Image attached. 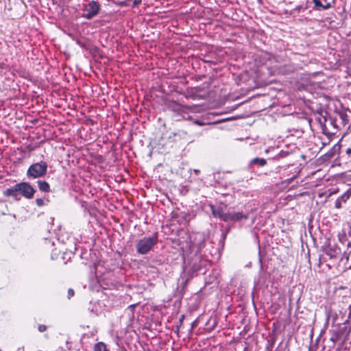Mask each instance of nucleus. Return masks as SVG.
Masks as SVG:
<instances>
[{
	"instance_id": "1",
	"label": "nucleus",
	"mask_w": 351,
	"mask_h": 351,
	"mask_svg": "<svg viewBox=\"0 0 351 351\" xmlns=\"http://www.w3.org/2000/svg\"><path fill=\"white\" fill-rule=\"evenodd\" d=\"M36 192V190L29 182H21L4 190L3 195L5 197H11L15 201H20L21 197L27 199H32Z\"/></svg>"
},
{
	"instance_id": "2",
	"label": "nucleus",
	"mask_w": 351,
	"mask_h": 351,
	"mask_svg": "<svg viewBox=\"0 0 351 351\" xmlns=\"http://www.w3.org/2000/svg\"><path fill=\"white\" fill-rule=\"evenodd\" d=\"M158 241V232H154L151 237H144L139 239L136 244L137 253L145 255L153 250Z\"/></svg>"
},
{
	"instance_id": "3",
	"label": "nucleus",
	"mask_w": 351,
	"mask_h": 351,
	"mask_svg": "<svg viewBox=\"0 0 351 351\" xmlns=\"http://www.w3.org/2000/svg\"><path fill=\"white\" fill-rule=\"evenodd\" d=\"M47 163L40 161L31 165L27 170L26 176L29 180H34L44 177L47 172Z\"/></svg>"
},
{
	"instance_id": "4",
	"label": "nucleus",
	"mask_w": 351,
	"mask_h": 351,
	"mask_svg": "<svg viewBox=\"0 0 351 351\" xmlns=\"http://www.w3.org/2000/svg\"><path fill=\"white\" fill-rule=\"evenodd\" d=\"M99 3L97 1H91L85 5L82 17L86 19H91L99 13Z\"/></svg>"
},
{
	"instance_id": "5",
	"label": "nucleus",
	"mask_w": 351,
	"mask_h": 351,
	"mask_svg": "<svg viewBox=\"0 0 351 351\" xmlns=\"http://www.w3.org/2000/svg\"><path fill=\"white\" fill-rule=\"evenodd\" d=\"M249 218L248 214H243L240 212H234V213H227L226 218L225 219V222L230 223L235 221H240L243 219H247Z\"/></svg>"
},
{
	"instance_id": "6",
	"label": "nucleus",
	"mask_w": 351,
	"mask_h": 351,
	"mask_svg": "<svg viewBox=\"0 0 351 351\" xmlns=\"http://www.w3.org/2000/svg\"><path fill=\"white\" fill-rule=\"evenodd\" d=\"M211 213L215 217H218L220 220L225 222V219L227 216V213L223 211V208L221 206H215L212 204L209 205Z\"/></svg>"
},
{
	"instance_id": "7",
	"label": "nucleus",
	"mask_w": 351,
	"mask_h": 351,
	"mask_svg": "<svg viewBox=\"0 0 351 351\" xmlns=\"http://www.w3.org/2000/svg\"><path fill=\"white\" fill-rule=\"evenodd\" d=\"M298 68V66L293 63L285 64L280 66L278 72L282 75H289L295 72Z\"/></svg>"
},
{
	"instance_id": "8",
	"label": "nucleus",
	"mask_w": 351,
	"mask_h": 351,
	"mask_svg": "<svg viewBox=\"0 0 351 351\" xmlns=\"http://www.w3.org/2000/svg\"><path fill=\"white\" fill-rule=\"evenodd\" d=\"M267 163V160L263 158L256 157L252 159L248 164L250 170H254L256 167H263Z\"/></svg>"
},
{
	"instance_id": "9",
	"label": "nucleus",
	"mask_w": 351,
	"mask_h": 351,
	"mask_svg": "<svg viewBox=\"0 0 351 351\" xmlns=\"http://www.w3.org/2000/svg\"><path fill=\"white\" fill-rule=\"evenodd\" d=\"M312 1L314 3L313 10L315 11L326 10L330 8L332 6L330 3H326V4H324L321 0H312Z\"/></svg>"
},
{
	"instance_id": "10",
	"label": "nucleus",
	"mask_w": 351,
	"mask_h": 351,
	"mask_svg": "<svg viewBox=\"0 0 351 351\" xmlns=\"http://www.w3.org/2000/svg\"><path fill=\"white\" fill-rule=\"evenodd\" d=\"M36 183H37L38 189L41 192H44V193L50 192V191H51L50 185L47 181L39 180L37 181Z\"/></svg>"
},
{
	"instance_id": "11",
	"label": "nucleus",
	"mask_w": 351,
	"mask_h": 351,
	"mask_svg": "<svg viewBox=\"0 0 351 351\" xmlns=\"http://www.w3.org/2000/svg\"><path fill=\"white\" fill-rule=\"evenodd\" d=\"M340 250L336 246H329L325 250V253L326 255L329 256L330 258H335L337 257V255L339 253Z\"/></svg>"
},
{
	"instance_id": "12",
	"label": "nucleus",
	"mask_w": 351,
	"mask_h": 351,
	"mask_svg": "<svg viewBox=\"0 0 351 351\" xmlns=\"http://www.w3.org/2000/svg\"><path fill=\"white\" fill-rule=\"evenodd\" d=\"M341 145L339 143H336L327 153L326 156L328 158H332L337 154L339 153Z\"/></svg>"
},
{
	"instance_id": "13",
	"label": "nucleus",
	"mask_w": 351,
	"mask_h": 351,
	"mask_svg": "<svg viewBox=\"0 0 351 351\" xmlns=\"http://www.w3.org/2000/svg\"><path fill=\"white\" fill-rule=\"evenodd\" d=\"M331 335L330 340L332 341L334 344L341 338L343 335V331L341 330H332L330 331Z\"/></svg>"
},
{
	"instance_id": "14",
	"label": "nucleus",
	"mask_w": 351,
	"mask_h": 351,
	"mask_svg": "<svg viewBox=\"0 0 351 351\" xmlns=\"http://www.w3.org/2000/svg\"><path fill=\"white\" fill-rule=\"evenodd\" d=\"M351 254V243L348 242L346 250L343 252L341 260L346 259L348 261Z\"/></svg>"
},
{
	"instance_id": "15",
	"label": "nucleus",
	"mask_w": 351,
	"mask_h": 351,
	"mask_svg": "<svg viewBox=\"0 0 351 351\" xmlns=\"http://www.w3.org/2000/svg\"><path fill=\"white\" fill-rule=\"evenodd\" d=\"M94 351H109L106 345L103 342H99L95 344Z\"/></svg>"
},
{
	"instance_id": "16",
	"label": "nucleus",
	"mask_w": 351,
	"mask_h": 351,
	"mask_svg": "<svg viewBox=\"0 0 351 351\" xmlns=\"http://www.w3.org/2000/svg\"><path fill=\"white\" fill-rule=\"evenodd\" d=\"M351 197V189H348L346 192H345L342 195H341L339 198L343 202H346V201Z\"/></svg>"
},
{
	"instance_id": "17",
	"label": "nucleus",
	"mask_w": 351,
	"mask_h": 351,
	"mask_svg": "<svg viewBox=\"0 0 351 351\" xmlns=\"http://www.w3.org/2000/svg\"><path fill=\"white\" fill-rule=\"evenodd\" d=\"M191 269L193 270V271L197 272L201 269V265L199 263L194 262L192 265Z\"/></svg>"
},
{
	"instance_id": "18",
	"label": "nucleus",
	"mask_w": 351,
	"mask_h": 351,
	"mask_svg": "<svg viewBox=\"0 0 351 351\" xmlns=\"http://www.w3.org/2000/svg\"><path fill=\"white\" fill-rule=\"evenodd\" d=\"M275 342L274 338L271 339L270 341H268V343L267 345L266 349L269 351H271L274 344Z\"/></svg>"
},
{
	"instance_id": "19",
	"label": "nucleus",
	"mask_w": 351,
	"mask_h": 351,
	"mask_svg": "<svg viewBox=\"0 0 351 351\" xmlns=\"http://www.w3.org/2000/svg\"><path fill=\"white\" fill-rule=\"evenodd\" d=\"M35 202H36V204L40 207L46 204L45 200L43 198L36 199Z\"/></svg>"
},
{
	"instance_id": "20",
	"label": "nucleus",
	"mask_w": 351,
	"mask_h": 351,
	"mask_svg": "<svg viewBox=\"0 0 351 351\" xmlns=\"http://www.w3.org/2000/svg\"><path fill=\"white\" fill-rule=\"evenodd\" d=\"M75 294V291L73 289H69L67 298L68 299H71Z\"/></svg>"
},
{
	"instance_id": "21",
	"label": "nucleus",
	"mask_w": 351,
	"mask_h": 351,
	"mask_svg": "<svg viewBox=\"0 0 351 351\" xmlns=\"http://www.w3.org/2000/svg\"><path fill=\"white\" fill-rule=\"evenodd\" d=\"M47 327L45 325L40 324L38 327V330L39 332H43L47 330Z\"/></svg>"
},
{
	"instance_id": "22",
	"label": "nucleus",
	"mask_w": 351,
	"mask_h": 351,
	"mask_svg": "<svg viewBox=\"0 0 351 351\" xmlns=\"http://www.w3.org/2000/svg\"><path fill=\"white\" fill-rule=\"evenodd\" d=\"M341 202L342 201L339 198L337 199L335 203V208H340L341 207Z\"/></svg>"
},
{
	"instance_id": "23",
	"label": "nucleus",
	"mask_w": 351,
	"mask_h": 351,
	"mask_svg": "<svg viewBox=\"0 0 351 351\" xmlns=\"http://www.w3.org/2000/svg\"><path fill=\"white\" fill-rule=\"evenodd\" d=\"M141 3V0H134L132 4V7L134 8L138 5Z\"/></svg>"
},
{
	"instance_id": "24",
	"label": "nucleus",
	"mask_w": 351,
	"mask_h": 351,
	"mask_svg": "<svg viewBox=\"0 0 351 351\" xmlns=\"http://www.w3.org/2000/svg\"><path fill=\"white\" fill-rule=\"evenodd\" d=\"M346 154L348 156V158L351 159V147L346 149Z\"/></svg>"
},
{
	"instance_id": "25",
	"label": "nucleus",
	"mask_w": 351,
	"mask_h": 351,
	"mask_svg": "<svg viewBox=\"0 0 351 351\" xmlns=\"http://www.w3.org/2000/svg\"><path fill=\"white\" fill-rule=\"evenodd\" d=\"M287 155V152H285L282 151L279 154V157L282 158V157H285Z\"/></svg>"
},
{
	"instance_id": "26",
	"label": "nucleus",
	"mask_w": 351,
	"mask_h": 351,
	"mask_svg": "<svg viewBox=\"0 0 351 351\" xmlns=\"http://www.w3.org/2000/svg\"><path fill=\"white\" fill-rule=\"evenodd\" d=\"M184 319V315H182L179 319V322H180V324L182 325V323H183V320Z\"/></svg>"
},
{
	"instance_id": "27",
	"label": "nucleus",
	"mask_w": 351,
	"mask_h": 351,
	"mask_svg": "<svg viewBox=\"0 0 351 351\" xmlns=\"http://www.w3.org/2000/svg\"><path fill=\"white\" fill-rule=\"evenodd\" d=\"M197 324V321H194L192 323V324H191V330H193L195 327H196Z\"/></svg>"
},
{
	"instance_id": "28",
	"label": "nucleus",
	"mask_w": 351,
	"mask_h": 351,
	"mask_svg": "<svg viewBox=\"0 0 351 351\" xmlns=\"http://www.w3.org/2000/svg\"><path fill=\"white\" fill-rule=\"evenodd\" d=\"M205 246L204 242L202 243L199 246V251L201 252L202 249Z\"/></svg>"
},
{
	"instance_id": "29",
	"label": "nucleus",
	"mask_w": 351,
	"mask_h": 351,
	"mask_svg": "<svg viewBox=\"0 0 351 351\" xmlns=\"http://www.w3.org/2000/svg\"><path fill=\"white\" fill-rule=\"evenodd\" d=\"M196 124L199 125H204V123H202V122H200L199 121H196L195 122Z\"/></svg>"
},
{
	"instance_id": "30",
	"label": "nucleus",
	"mask_w": 351,
	"mask_h": 351,
	"mask_svg": "<svg viewBox=\"0 0 351 351\" xmlns=\"http://www.w3.org/2000/svg\"><path fill=\"white\" fill-rule=\"evenodd\" d=\"M301 9H302V6L299 5L295 10H297V11H300Z\"/></svg>"
},
{
	"instance_id": "31",
	"label": "nucleus",
	"mask_w": 351,
	"mask_h": 351,
	"mask_svg": "<svg viewBox=\"0 0 351 351\" xmlns=\"http://www.w3.org/2000/svg\"><path fill=\"white\" fill-rule=\"evenodd\" d=\"M274 351H283V349L278 347Z\"/></svg>"
},
{
	"instance_id": "32",
	"label": "nucleus",
	"mask_w": 351,
	"mask_h": 351,
	"mask_svg": "<svg viewBox=\"0 0 351 351\" xmlns=\"http://www.w3.org/2000/svg\"><path fill=\"white\" fill-rule=\"evenodd\" d=\"M194 171H195V173L196 174H198V173H200V171H199V170H198V169H195V170H194Z\"/></svg>"
},
{
	"instance_id": "33",
	"label": "nucleus",
	"mask_w": 351,
	"mask_h": 351,
	"mask_svg": "<svg viewBox=\"0 0 351 351\" xmlns=\"http://www.w3.org/2000/svg\"><path fill=\"white\" fill-rule=\"evenodd\" d=\"M323 1H324V3H323L324 4H326V3H329L328 1H327V0H323Z\"/></svg>"
},
{
	"instance_id": "34",
	"label": "nucleus",
	"mask_w": 351,
	"mask_h": 351,
	"mask_svg": "<svg viewBox=\"0 0 351 351\" xmlns=\"http://www.w3.org/2000/svg\"><path fill=\"white\" fill-rule=\"evenodd\" d=\"M295 178V176H293V178H290L289 182H291Z\"/></svg>"
},
{
	"instance_id": "35",
	"label": "nucleus",
	"mask_w": 351,
	"mask_h": 351,
	"mask_svg": "<svg viewBox=\"0 0 351 351\" xmlns=\"http://www.w3.org/2000/svg\"><path fill=\"white\" fill-rule=\"evenodd\" d=\"M243 351H247V347H245V348H244Z\"/></svg>"
},
{
	"instance_id": "36",
	"label": "nucleus",
	"mask_w": 351,
	"mask_h": 351,
	"mask_svg": "<svg viewBox=\"0 0 351 351\" xmlns=\"http://www.w3.org/2000/svg\"><path fill=\"white\" fill-rule=\"evenodd\" d=\"M265 153H268L269 149H265Z\"/></svg>"
},
{
	"instance_id": "37",
	"label": "nucleus",
	"mask_w": 351,
	"mask_h": 351,
	"mask_svg": "<svg viewBox=\"0 0 351 351\" xmlns=\"http://www.w3.org/2000/svg\"><path fill=\"white\" fill-rule=\"evenodd\" d=\"M132 307H134V306H133V305H130V308H132Z\"/></svg>"
}]
</instances>
